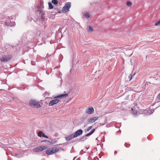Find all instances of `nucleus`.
I'll return each mask as SVG.
<instances>
[{"label": "nucleus", "instance_id": "21", "mask_svg": "<svg viewBox=\"0 0 160 160\" xmlns=\"http://www.w3.org/2000/svg\"><path fill=\"white\" fill-rule=\"evenodd\" d=\"M42 131L39 132L38 133V136L39 137H41V134H42Z\"/></svg>", "mask_w": 160, "mask_h": 160}, {"label": "nucleus", "instance_id": "6", "mask_svg": "<svg viewBox=\"0 0 160 160\" xmlns=\"http://www.w3.org/2000/svg\"><path fill=\"white\" fill-rule=\"evenodd\" d=\"M83 131L82 129H79L76 131L75 133H73L74 137H76L82 134V133Z\"/></svg>", "mask_w": 160, "mask_h": 160}, {"label": "nucleus", "instance_id": "3", "mask_svg": "<svg viewBox=\"0 0 160 160\" xmlns=\"http://www.w3.org/2000/svg\"><path fill=\"white\" fill-rule=\"evenodd\" d=\"M12 58V57L11 55H8V56H5L2 57L0 58V60L3 62H7L10 60Z\"/></svg>", "mask_w": 160, "mask_h": 160}, {"label": "nucleus", "instance_id": "4", "mask_svg": "<svg viewBox=\"0 0 160 160\" xmlns=\"http://www.w3.org/2000/svg\"><path fill=\"white\" fill-rule=\"evenodd\" d=\"M68 94H61L59 95H57L56 96H53L52 98L54 99L55 98H66L68 96Z\"/></svg>", "mask_w": 160, "mask_h": 160}, {"label": "nucleus", "instance_id": "7", "mask_svg": "<svg viewBox=\"0 0 160 160\" xmlns=\"http://www.w3.org/2000/svg\"><path fill=\"white\" fill-rule=\"evenodd\" d=\"M71 7V3L68 2L65 4L63 8V10H69Z\"/></svg>", "mask_w": 160, "mask_h": 160}, {"label": "nucleus", "instance_id": "13", "mask_svg": "<svg viewBox=\"0 0 160 160\" xmlns=\"http://www.w3.org/2000/svg\"><path fill=\"white\" fill-rule=\"evenodd\" d=\"M52 2L55 5H57L58 3L57 0H52Z\"/></svg>", "mask_w": 160, "mask_h": 160}, {"label": "nucleus", "instance_id": "35", "mask_svg": "<svg viewBox=\"0 0 160 160\" xmlns=\"http://www.w3.org/2000/svg\"><path fill=\"white\" fill-rule=\"evenodd\" d=\"M73 160H74V159H73Z\"/></svg>", "mask_w": 160, "mask_h": 160}, {"label": "nucleus", "instance_id": "11", "mask_svg": "<svg viewBox=\"0 0 160 160\" xmlns=\"http://www.w3.org/2000/svg\"><path fill=\"white\" fill-rule=\"evenodd\" d=\"M42 151L41 149L40 148V146L34 148L33 149L34 152H39Z\"/></svg>", "mask_w": 160, "mask_h": 160}, {"label": "nucleus", "instance_id": "2", "mask_svg": "<svg viewBox=\"0 0 160 160\" xmlns=\"http://www.w3.org/2000/svg\"><path fill=\"white\" fill-rule=\"evenodd\" d=\"M29 103L31 106L37 108H39L41 107L39 103L35 100H30Z\"/></svg>", "mask_w": 160, "mask_h": 160}, {"label": "nucleus", "instance_id": "28", "mask_svg": "<svg viewBox=\"0 0 160 160\" xmlns=\"http://www.w3.org/2000/svg\"><path fill=\"white\" fill-rule=\"evenodd\" d=\"M137 113V112L136 111L133 112V114L136 115Z\"/></svg>", "mask_w": 160, "mask_h": 160}, {"label": "nucleus", "instance_id": "19", "mask_svg": "<svg viewBox=\"0 0 160 160\" xmlns=\"http://www.w3.org/2000/svg\"><path fill=\"white\" fill-rule=\"evenodd\" d=\"M92 128V126H90L88 127L86 131L88 132Z\"/></svg>", "mask_w": 160, "mask_h": 160}, {"label": "nucleus", "instance_id": "5", "mask_svg": "<svg viewBox=\"0 0 160 160\" xmlns=\"http://www.w3.org/2000/svg\"><path fill=\"white\" fill-rule=\"evenodd\" d=\"M59 101V100L58 99H55L52 100L49 103L48 105L49 106H53V105L58 103Z\"/></svg>", "mask_w": 160, "mask_h": 160}, {"label": "nucleus", "instance_id": "8", "mask_svg": "<svg viewBox=\"0 0 160 160\" xmlns=\"http://www.w3.org/2000/svg\"><path fill=\"white\" fill-rule=\"evenodd\" d=\"M94 110L92 107L88 108L86 110V113L88 114H91L94 112Z\"/></svg>", "mask_w": 160, "mask_h": 160}, {"label": "nucleus", "instance_id": "17", "mask_svg": "<svg viewBox=\"0 0 160 160\" xmlns=\"http://www.w3.org/2000/svg\"><path fill=\"white\" fill-rule=\"evenodd\" d=\"M93 31V28L91 26H89L88 28V32H92Z\"/></svg>", "mask_w": 160, "mask_h": 160}, {"label": "nucleus", "instance_id": "9", "mask_svg": "<svg viewBox=\"0 0 160 160\" xmlns=\"http://www.w3.org/2000/svg\"><path fill=\"white\" fill-rule=\"evenodd\" d=\"M98 119V117H93L90 119L88 120V122L89 123H92L94 122Z\"/></svg>", "mask_w": 160, "mask_h": 160}, {"label": "nucleus", "instance_id": "14", "mask_svg": "<svg viewBox=\"0 0 160 160\" xmlns=\"http://www.w3.org/2000/svg\"><path fill=\"white\" fill-rule=\"evenodd\" d=\"M155 25L157 26H160V20L155 23Z\"/></svg>", "mask_w": 160, "mask_h": 160}, {"label": "nucleus", "instance_id": "24", "mask_svg": "<svg viewBox=\"0 0 160 160\" xmlns=\"http://www.w3.org/2000/svg\"><path fill=\"white\" fill-rule=\"evenodd\" d=\"M157 98L158 99L160 100V93L158 95Z\"/></svg>", "mask_w": 160, "mask_h": 160}, {"label": "nucleus", "instance_id": "23", "mask_svg": "<svg viewBox=\"0 0 160 160\" xmlns=\"http://www.w3.org/2000/svg\"><path fill=\"white\" fill-rule=\"evenodd\" d=\"M92 134L91 133V132H90V133H88L86 135H85V136H89L90 135H91Z\"/></svg>", "mask_w": 160, "mask_h": 160}, {"label": "nucleus", "instance_id": "12", "mask_svg": "<svg viewBox=\"0 0 160 160\" xmlns=\"http://www.w3.org/2000/svg\"><path fill=\"white\" fill-rule=\"evenodd\" d=\"M48 147V146L46 145H41L40 146V148L41 149L42 151L47 149Z\"/></svg>", "mask_w": 160, "mask_h": 160}, {"label": "nucleus", "instance_id": "34", "mask_svg": "<svg viewBox=\"0 0 160 160\" xmlns=\"http://www.w3.org/2000/svg\"><path fill=\"white\" fill-rule=\"evenodd\" d=\"M33 64V63H32V64L33 65L34 64Z\"/></svg>", "mask_w": 160, "mask_h": 160}, {"label": "nucleus", "instance_id": "16", "mask_svg": "<svg viewBox=\"0 0 160 160\" xmlns=\"http://www.w3.org/2000/svg\"><path fill=\"white\" fill-rule=\"evenodd\" d=\"M132 4V3L131 2L128 1L126 2V5L128 6H131Z\"/></svg>", "mask_w": 160, "mask_h": 160}, {"label": "nucleus", "instance_id": "18", "mask_svg": "<svg viewBox=\"0 0 160 160\" xmlns=\"http://www.w3.org/2000/svg\"><path fill=\"white\" fill-rule=\"evenodd\" d=\"M84 16H85V17L86 18H89L90 17V16L89 14L88 13H85L84 14Z\"/></svg>", "mask_w": 160, "mask_h": 160}, {"label": "nucleus", "instance_id": "27", "mask_svg": "<svg viewBox=\"0 0 160 160\" xmlns=\"http://www.w3.org/2000/svg\"><path fill=\"white\" fill-rule=\"evenodd\" d=\"M132 76H129V78H130V81L132 79Z\"/></svg>", "mask_w": 160, "mask_h": 160}, {"label": "nucleus", "instance_id": "10", "mask_svg": "<svg viewBox=\"0 0 160 160\" xmlns=\"http://www.w3.org/2000/svg\"><path fill=\"white\" fill-rule=\"evenodd\" d=\"M74 138V135L73 134L69 136L66 137H65V138L67 141H69L70 140H71L72 139Z\"/></svg>", "mask_w": 160, "mask_h": 160}, {"label": "nucleus", "instance_id": "25", "mask_svg": "<svg viewBox=\"0 0 160 160\" xmlns=\"http://www.w3.org/2000/svg\"><path fill=\"white\" fill-rule=\"evenodd\" d=\"M40 5L41 6L40 8H38V10H42V9L43 6L42 5Z\"/></svg>", "mask_w": 160, "mask_h": 160}, {"label": "nucleus", "instance_id": "1", "mask_svg": "<svg viewBox=\"0 0 160 160\" xmlns=\"http://www.w3.org/2000/svg\"><path fill=\"white\" fill-rule=\"evenodd\" d=\"M59 148L58 147H54L49 148L46 151V153L48 155H52L58 151Z\"/></svg>", "mask_w": 160, "mask_h": 160}, {"label": "nucleus", "instance_id": "33", "mask_svg": "<svg viewBox=\"0 0 160 160\" xmlns=\"http://www.w3.org/2000/svg\"><path fill=\"white\" fill-rule=\"evenodd\" d=\"M33 64V63H32V64L33 65L34 64Z\"/></svg>", "mask_w": 160, "mask_h": 160}, {"label": "nucleus", "instance_id": "15", "mask_svg": "<svg viewBox=\"0 0 160 160\" xmlns=\"http://www.w3.org/2000/svg\"><path fill=\"white\" fill-rule=\"evenodd\" d=\"M48 6H49V9H52L53 8V6H52V4L50 2H49L48 3Z\"/></svg>", "mask_w": 160, "mask_h": 160}, {"label": "nucleus", "instance_id": "20", "mask_svg": "<svg viewBox=\"0 0 160 160\" xmlns=\"http://www.w3.org/2000/svg\"><path fill=\"white\" fill-rule=\"evenodd\" d=\"M66 12V11H64V10L61 11V12L60 11H59L58 12V13H65Z\"/></svg>", "mask_w": 160, "mask_h": 160}, {"label": "nucleus", "instance_id": "32", "mask_svg": "<svg viewBox=\"0 0 160 160\" xmlns=\"http://www.w3.org/2000/svg\"><path fill=\"white\" fill-rule=\"evenodd\" d=\"M57 14H55V15H57Z\"/></svg>", "mask_w": 160, "mask_h": 160}, {"label": "nucleus", "instance_id": "31", "mask_svg": "<svg viewBox=\"0 0 160 160\" xmlns=\"http://www.w3.org/2000/svg\"><path fill=\"white\" fill-rule=\"evenodd\" d=\"M48 141V142H49V143H50V141Z\"/></svg>", "mask_w": 160, "mask_h": 160}, {"label": "nucleus", "instance_id": "29", "mask_svg": "<svg viewBox=\"0 0 160 160\" xmlns=\"http://www.w3.org/2000/svg\"><path fill=\"white\" fill-rule=\"evenodd\" d=\"M41 18H42L43 19H44V16H43V14H42V15L41 16Z\"/></svg>", "mask_w": 160, "mask_h": 160}, {"label": "nucleus", "instance_id": "26", "mask_svg": "<svg viewBox=\"0 0 160 160\" xmlns=\"http://www.w3.org/2000/svg\"><path fill=\"white\" fill-rule=\"evenodd\" d=\"M95 131V129H92V131L91 132L92 134Z\"/></svg>", "mask_w": 160, "mask_h": 160}, {"label": "nucleus", "instance_id": "22", "mask_svg": "<svg viewBox=\"0 0 160 160\" xmlns=\"http://www.w3.org/2000/svg\"><path fill=\"white\" fill-rule=\"evenodd\" d=\"M42 136L43 137H44V138H48V137L45 135L44 134H42Z\"/></svg>", "mask_w": 160, "mask_h": 160}, {"label": "nucleus", "instance_id": "30", "mask_svg": "<svg viewBox=\"0 0 160 160\" xmlns=\"http://www.w3.org/2000/svg\"><path fill=\"white\" fill-rule=\"evenodd\" d=\"M42 11H40V12H40V13H42Z\"/></svg>", "mask_w": 160, "mask_h": 160}]
</instances>
